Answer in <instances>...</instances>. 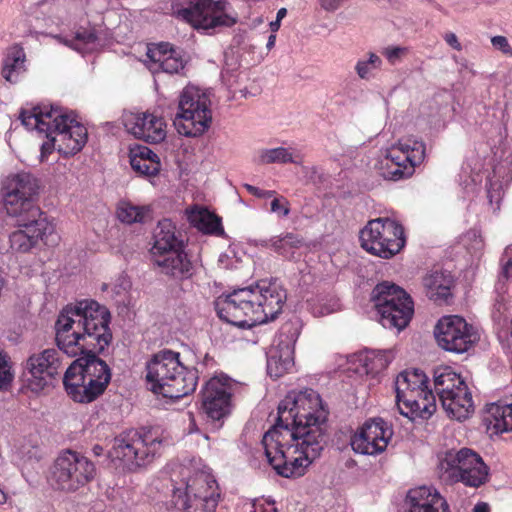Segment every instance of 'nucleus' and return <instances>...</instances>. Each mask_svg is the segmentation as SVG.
<instances>
[{
  "label": "nucleus",
  "mask_w": 512,
  "mask_h": 512,
  "mask_svg": "<svg viewBox=\"0 0 512 512\" xmlns=\"http://www.w3.org/2000/svg\"><path fill=\"white\" fill-rule=\"evenodd\" d=\"M108 309L94 300H82L66 306L55 323L56 343L70 357L82 355L66 369L63 385L67 394L79 403H90L102 395L111 380L105 361L96 356L109 345Z\"/></svg>",
  "instance_id": "f257e3e1"
},
{
  "label": "nucleus",
  "mask_w": 512,
  "mask_h": 512,
  "mask_svg": "<svg viewBox=\"0 0 512 512\" xmlns=\"http://www.w3.org/2000/svg\"><path fill=\"white\" fill-rule=\"evenodd\" d=\"M275 425L263 436L269 464L278 475L299 477L324 447L328 411L317 392H290L278 405Z\"/></svg>",
  "instance_id": "f03ea898"
},
{
  "label": "nucleus",
  "mask_w": 512,
  "mask_h": 512,
  "mask_svg": "<svg viewBox=\"0 0 512 512\" xmlns=\"http://www.w3.org/2000/svg\"><path fill=\"white\" fill-rule=\"evenodd\" d=\"M286 298V291L276 280H260L254 286L219 296L215 309L227 323L252 327L274 320L282 311Z\"/></svg>",
  "instance_id": "7ed1b4c3"
},
{
  "label": "nucleus",
  "mask_w": 512,
  "mask_h": 512,
  "mask_svg": "<svg viewBox=\"0 0 512 512\" xmlns=\"http://www.w3.org/2000/svg\"><path fill=\"white\" fill-rule=\"evenodd\" d=\"M19 118L27 129H36L47 137L48 140L41 145V161H45L55 149L64 156L75 155L87 142V129L73 111L65 108L38 106L22 110Z\"/></svg>",
  "instance_id": "20e7f679"
},
{
  "label": "nucleus",
  "mask_w": 512,
  "mask_h": 512,
  "mask_svg": "<svg viewBox=\"0 0 512 512\" xmlns=\"http://www.w3.org/2000/svg\"><path fill=\"white\" fill-rule=\"evenodd\" d=\"M146 379L152 391L171 399L182 398L195 391L197 371L188 370L179 360V353L162 350L147 364Z\"/></svg>",
  "instance_id": "39448f33"
},
{
  "label": "nucleus",
  "mask_w": 512,
  "mask_h": 512,
  "mask_svg": "<svg viewBox=\"0 0 512 512\" xmlns=\"http://www.w3.org/2000/svg\"><path fill=\"white\" fill-rule=\"evenodd\" d=\"M208 95L195 86H187L179 97L178 109L174 126L179 134L187 137L203 135L212 122Z\"/></svg>",
  "instance_id": "423d86ee"
},
{
  "label": "nucleus",
  "mask_w": 512,
  "mask_h": 512,
  "mask_svg": "<svg viewBox=\"0 0 512 512\" xmlns=\"http://www.w3.org/2000/svg\"><path fill=\"white\" fill-rule=\"evenodd\" d=\"M371 301L384 328H395L400 331L412 318V299L401 287L393 283L385 281L377 284L372 290Z\"/></svg>",
  "instance_id": "0eeeda50"
},
{
  "label": "nucleus",
  "mask_w": 512,
  "mask_h": 512,
  "mask_svg": "<svg viewBox=\"0 0 512 512\" xmlns=\"http://www.w3.org/2000/svg\"><path fill=\"white\" fill-rule=\"evenodd\" d=\"M439 474L446 482H461L465 486L478 488L488 480V467L473 450L462 448L446 452L439 463Z\"/></svg>",
  "instance_id": "6e6552de"
},
{
  "label": "nucleus",
  "mask_w": 512,
  "mask_h": 512,
  "mask_svg": "<svg viewBox=\"0 0 512 512\" xmlns=\"http://www.w3.org/2000/svg\"><path fill=\"white\" fill-rule=\"evenodd\" d=\"M95 475L92 461L75 451L66 450L55 459L49 481L57 490L75 492L91 482Z\"/></svg>",
  "instance_id": "1a4fd4ad"
},
{
  "label": "nucleus",
  "mask_w": 512,
  "mask_h": 512,
  "mask_svg": "<svg viewBox=\"0 0 512 512\" xmlns=\"http://www.w3.org/2000/svg\"><path fill=\"white\" fill-rule=\"evenodd\" d=\"M38 189V181L30 173L20 172L7 176L2 182L1 194L8 216L40 217L45 214L34 204Z\"/></svg>",
  "instance_id": "9d476101"
},
{
  "label": "nucleus",
  "mask_w": 512,
  "mask_h": 512,
  "mask_svg": "<svg viewBox=\"0 0 512 512\" xmlns=\"http://www.w3.org/2000/svg\"><path fill=\"white\" fill-rule=\"evenodd\" d=\"M425 158V144L420 141L399 140L386 150L377 165L378 174L385 180L399 181L411 177L416 166Z\"/></svg>",
  "instance_id": "9b49d317"
},
{
  "label": "nucleus",
  "mask_w": 512,
  "mask_h": 512,
  "mask_svg": "<svg viewBox=\"0 0 512 512\" xmlns=\"http://www.w3.org/2000/svg\"><path fill=\"white\" fill-rule=\"evenodd\" d=\"M360 241L367 252L384 259L393 257L405 245L402 226L388 218L369 221L360 232Z\"/></svg>",
  "instance_id": "f8f14e48"
},
{
  "label": "nucleus",
  "mask_w": 512,
  "mask_h": 512,
  "mask_svg": "<svg viewBox=\"0 0 512 512\" xmlns=\"http://www.w3.org/2000/svg\"><path fill=\"white\" fill-rule=\"evenodd\" d=\"M176 15L194 28L204 30L232 27L238 21L237 13L225 0H193L177 10Z\"/></svg>",
  "instance_id": "ddd939ff"
},
{
  "label": "nucleus",
  "mask_w": 512,
  "mask_h": 512,
  "mask_svg": "<svg viewBox=\"0 0 512 512\" xmlns=\"http://www.w3.org/2000/svg\"><path fill=\"white\" fill-rule=\"evenodd\" d=\"M10 217L15 220V225L19 228L10 235L12 250L26 253L35 247L39 240L46 245H55L58 242L55 226L46 214H41L40 217L29 215Z\"/></svg>",
  "instance_id": "4468645a"
},
{
  "label": "nucleus",
  "mask_w": 512,
  "mask_h": 512,
  "mask_svg": "<svg viewBox=\"0 0 512 512\" xmlns=\"http://www.w3.org/2000/svg\"><path fill=\"white\" fill-rule=\"evenodd\" d=\"M161 440L150 433L130 430L114 439L112 455L123 461L129 469L146 466L152 462Z\"/></svg>",
  "instance_id": "2eb2a0df"
},
{
  "label": "nucleus",
  "mask_w": 512,
  "mask_h": 512,
  "mask_svg": "<svg viewBox=\"0 0 512 512\" xmlns=\"http://www.w3.org/2000/svg\"><path fill=\"white\" fill-rule=\"evenodd\" d=\"M61 350L48 348L28 357L24 364L23 376L27 387L35 393L51 385L64 369Z\"/></svg>",
  "instance_id": "dca6fc26"
},
{
  "label": "nucleus",
  "mask_w": 512,
  "mask_h": 512,
  "mask_svg": "<svg viewBox=\"0 0 512 512\" xmlns=\"http://www.w3.org/2000/svg\"><path fill=\"white\" fill-rule=\"evenodd\" d=\"M434 336L439 347L456 354L467 352L478 340L473 326L458 315L440 318L435 325Z\"/></svg>",
  "instance_id": "f3484780"
},
{
  "label": "nucleus",
  "mask_w": 512,
  "mask_h": 512,
  "mask_svg": "<svg viewBox=\"0 0 512 512\" xmlns=\"http://www.w3.org/2000/svg\"><path fill=\"white\" fill-rule=\"evenodd\" d=\"M392 435V429L383 419L369 420L351 438V446L356 453L377 455L387 448Z\"/></svg>",
  "instance_id": "a211bd4d"
},
{
  "label": "nucleus",
  "mask_w": 512,
  "mask_h": 512,
  "mask_svg": "<svg viewBox=\"0 0 512 512\" xmlns=\"http://www.w3.org/2000/svg\"><path fill=\"white\" fill-rule=\"evenodd\" d=\"M202 407L208 418L219 421L231 410V385L218 377L206 382L202 390Z\"/></svg>",
  "instance_id": "6ab92c4d"
},
{
  "label": "nucleus",
  "mask_w": 512,
  "mask_h": 512,
  "mask_svg": "<svg viewBox=\"0 0 512 512\" xmlns=\"http://www.w3.org/2000/svg\"><path fill=\"white\" fill-rule=\"evenodd\" d=\"M123 124L134 137L149 143H160L166 138L164 119L152 113H125Z\"/></svg>",
  "instance_id": "aec40b11"
},
{
  "label": "nucleus",
  "mask_w": 512,
  "mask_h": 512,
  "mask_svg": "<svg viewBox=\"0 0 512 512\" xmlns=\"http://www.w3.org/2000/svg\"><path fill=\"white\" fill-rule=\"evenodd\" d=\"M146 55L149 59L148 68L153 73L162 71L168 74H179L184 70L187 62L181 52L169 43L148 46Z\"/></svg>",
  "instance_id": "412c9836"
},
{
  "label": "nucleus",
  "mask_w": 512,
  "mask_h": 512,
  "mask_svg": "<svg viewBox=\"0 0 512 512\" xmlns=\"http://www.w3.org/2000/svg\"><path fill=\"white\" fill-rule=\"evenodd\" d=\"M406 505L407 512H450L446 499L436 489L427 486L409 490Z\"/></svg>",
  "instance_id": "4be33fe9"
},
{
  "label": "nucleus",
  "mask_w": 512,
  "mask_h": 512,
  "mask_svg": "<svg viewBox=\"0 0 512 512\" xmlns=\"http://www.w3.org/2000/svg\"><path fill=\"white\" fill-rule=\"evenodd\" d=\"M151 258L184 249V241L174 223L169 219L158 222L154 230Z\"/></svg>",
  "instance_id": "5701e85b"
},
{
  "label": "nucleus",
  "mask_w": 512,
  "mask_h": 512,
  "mask_svg": "<svg viewBox=\"0 0 512 512\" xmlns=\"http://www.w3.org/2000/svg\"><path fill=\"white\" fill-rule=\"evenodd\" d=\"M152 262L162 274L176 279H187L192 275L193 266L184 249L159 255Z\"/></svg>",
  "instance_id": "b1692460"
},
{
  "label": "nucleus",
  "mask_w": 512,
  "mask_h": 512,
  "mask_svg": "<svg viewBox=\"0 0 512 512\" xmlns=\"http://www.w3.org/2000/svg\"><path fill=\"white\" fill-rule=\"evenodd\" d=\"M440 401L447 415L458 421L466 420L474 412V403L468 387L456 388V392L444 396Z\"/></svg>",
  "instance_id": "393cba45"
},
{
  "label": "nucleus",
  "mask_w": 512,
  "mask_h": 512,
  "mask_svg": "<svg viewBox=\"0 0 512 512\" xmlns=\"http://www.w3.org/2000/svg\"><path fill=\"white\" fill-rule=\"evenodd\" d=\"M415 403L419 405L416 407L413 403L406 401L397 402L400 413L414 420L416 418L428 419L436 410L435 397L431 391L427 389V385L418 389L417 393L413 394Z\"/></svg>",
  "instance_id": "a878e982"
},
{
  "label": "nucleus",
  "mask_w": 512,
  "mask_h": 512,
  "mask_svg": "<svg viewBox=\"0 0 512 512\" xmlns=\"http://www.w3.org/2000/svg\"><path fill=\"white\" fill-rule=\"evenodd\" d=\"M427 384L426 375L419 369L412 371L401 372L395 381V391L397 402L406 401L413 403L419 408V405L415 403L413 394L417 393L418 389Z\"/></svg>",
  "instance_id": "bb28decb"
},
{
  "label": "nucleus",
  "mask_w": 512,
  "mask_h": 512,
  "mask_svg": "<svg viewBox=\"0 0 512 512\" xmlns=\"http://www.w3.org/2000/svg\"><path fill=\"white\" fill-rule=\"evenodd\" d=\"M484 421L495 433L512 431V397L488 405Z\"/></svg>",
  "instance_id": "cd10ccee"
},
{
  "label": "nucleus",
  "mask_w": 512,
  "mask_h": 512,
  "mask_svg": "<svg viewBox=\"0 0 512 512\" xmlns=\"http://www.w3.org/2000/svg\"><path fill=\"white\" fill-rule=\"evenodd\" d=\"M453 280L450 274L433 271L423 278L426 296L436 303H446L451 297Z\"/></svg>",
  "instance_id": "c85d7f7f"
},
{
  "label": "nucleus",
  "mask_w": 512,
  "mask_h": 512,
  "mask_svg": "<svg viewBox=\"0 0 512 512\" xmlns=\"http://www.w3.org/2000/svg\"><path fill=\"white\" fill-rule=\"evenodd\" d=\"M175 505L186 512H215L218 505L219 493L212 491L208 493H194V499L192 502L185 500L182 495L175 493Z\"/></svg>",
  "instance_id": "c756f323"
},
{
  "label": "nucleus",
  "mask_w": 512,
  "mask_h": 512,
  "mask_svg": "<svg viewBox=\"0 0 512 512\" xmlns=\"http://www.w3.org/2000/svg\"><path fill=\"white\" fill-rule=\"evenodd\" d=\"M467 387L460 375L450 367L438 368L434 372V389L441 400L444 396L456 392V388Z\"/></svg>",
  "instance_id": "7c9ffc66"
},
{
  "label": "nucleus",
  "mask_w": 512,
  "mask_h": 512,
  "mask_svg": "<svg viewBox=\"0 0 512 512\" xmlns=\"http://www.w3.org/2000/svg\"><path fill=\"white\" fill-rule=\"evenodd\" d=\"M186 213L190 224L199 231L206 234H217L222 231L220 219L208 209L195 207Z\"/></svg>",
  "instance_id": "2f4dec72"
},
{
  "label": "nucleus",
  "mask_w": 512,
  "mask_h": 512,
  "mask_svg": "<svg viewBox=\"0 0 512 512\" xmlns=\"http://www.w3.org/2000/svg\"><path fill=\"white\" fill-rule=\"evenodd\" d=\"M294 365L292 351L286 346L281 350L271 351L267 360V372L270 377L276 379L289 371Z\"/></svg>",
  "instance_id": "473e14b6"
},
{
  "label": "nucleus",
  "mask_w": 512,
  "mask_h": 512,
  "mask_svg": "<svg viewBox=\"0 0 512 512\" xmlns=\"http://www.w3.org/2000/svg\"><path fill=\"white\" fill-rule=\"evenodd\" d=\"M25 53L23 49L15 46L12 47L5 60L2 70V76L10 83L17 81L18 75L25 70Z\"/></svg>",
  "instance_id": "72a5a7b5"
},
{
  "label": "nucleus",
  "mask_w": 512,
  "mask_h": 512,
  "mask_svg": "<svg viewBox=\"0 0 512 512\" xmlns=\"http://www.w3.org/2000/svg\"><path fill=\"white\" fill-rule=\"evenodd\" d=\"M265 246L273 248L286 258L294 257V250L303 246V239L293 233L275 236L265 242Z\"/></svg>",
  "instance_id": "f704fd0d"
},
{
  "label": "nucleus",
  "mask_w": 512,
  "mask_h": 512,
  "mask_svg": "<svg viewBox=\"0 0 512 512\" xmlns=\"http://www.w3.org/2000/svg\"><path fill=\"white\" fill-rule=\"evenodd\" d=\"M149 206H138L130 202H120L117 207L118 219L126 224L144 223L150 218Z\"/></svg>",
  "instance_id": "c9c22d12"
},
{
  "label": "nucleus",
  "mask_w": 512,
  "mask_h": 512,
  "mask_svg": "<svg viewBox=\"0 0 512 512\" xmlns=\"http://www.w3.org/2000/svg\"><path fill=\"white\" fill-rule=\"evenodd\" d=\"M392 360L390 353L386 351L367 352L360 361L366 374L376 375L387 368Z\"/></svg>",
  "instance_id": "e433bc0d"
},
{
  "label": "nucleus",
  "mask_w": 512,
  "mask_h": 512,
  "mask_svg": "<svg viewBox=\"0 0 512 512\" xmlns=\"http://www.w3.org/2000/svg\"><path fill=\"white\" fill-rule=\"evenodd\" d=\"M259 163L260 164H272V163H295L300 164V161L293 156V153L285 147H277L272 149H262L259 152Z\"/></svg>",
  "instance_id": "4c0bfd02"
},
{
  "label": "nucleus",
  "mask_w": 512,
  "mask_h": 512,
  "mask_svg": "<svg viewBox=\"0 0 512 512\" xmlns=\"http://www.w3.org/2000/svg\"><path fill=\"white\" fill-rule=\"evenodd\" d=\"M212 489L215 491V493H218L215 479L208 475L200 474L186 485L185 495L182 497L188 502H192L194 499V493H199V491H202V493L206 492L209 494Z\"/></svg>",
  "instance_id": "58836bf2"
},
{
  "label": "nucleus",
  "mask_w": 512,
  "mask_h": 512,
  "mask_svg": "<svg viewBox=\"0 0 512 512\" xmlns=\"http://www.w3.org/2000/svg\"><path fill=\"white\" fill-rule=\"evenodd\" d=\"M383 61L379 55L374 52H368L367 58H361L356 62L355 72L362 80H369L373 77L375 70L382 68Z\"/></svg>",
  "instance_id": "ea45409f"
},
{
  "label": "nucleus",
  "mask_w": 512,
  "mask_h": 512,
  "mask_svg": "<svg viewBox=\"0 0 512 512\" xmlns=\"http://www.w3.org/2000/svg\"><path fill=\"white\" fill-rule=\"evenodd\" d=\"M130 164L133 170L145 176L156 175L161 167L159 160H145L137 156H130Z\"/></svg>",
  "instance_id": "a19ab883"
},
{
  "label": "nucleus",
  "mask_w": 512,
  "mask_h": 512,
  "mask_svg": "<svg viewBox=\"0 0 512 512\" xmlns=\"http://www.w3.org/2000/svg\"><path fill=\"white\" fill-rule=\"evenodd\" d=\"M13 380L8 356L0 350V390H6Z\"/></svg>",
  "instance_id": "79ce46f5"
},
{
  "label": "nucleus",
  "mask_w": 512,
  "mask_h": 512,
  "mask_svg": "<svg viewBox=\"0 0 512 512\" xmlns=\"http://www.w3.org/2000/svg\"><path fill=\"white\" fill-rule=\"evenodd\" d=\"M380 53L391 65H395L408 53V49L401 46H387L382 48Z\"/></svg>",
  "instance_id": "37998d69"
},
{
  "label": "nucleus",
  "mask_w": 512,
  "mask_h": 512,
  "mask_svg": "<svg viewBox=\"0 0 512 512\" xmlns=\"http://www.w3.org/2000/svg\"><path fill=\"white\" fill-rule=\"evenodd\" d=\"M97 37L94 33L89 31H83L76 33L74 40H64V44L74 48L75 50L81 51L82 48L76 42H81L83 44H90L96 41Z\"/></svg>",
  "instance_id": "c03bdc74"
},
{
  "label": "nucleus",
  "mask_w": 512,
  "mask_h": 512,
  "mask_svg": "<svg viewBox=\"0 0 512 512\" xmlns=\"http://www.w3.org/2000/svg\"><path fill=\"white\" fill-rule=\"evenodd\" d=\"M271 211L278 213L283 217L290 213L289 202L284 197L274 198L271 202Z\"/></svg>",
  "instance_id": "a18cd8bd"
},
{
  "label": "nucleus",
  "mask_w": 512,
  "mask_h": 512,
  "mask_svg": "<svg viewBox=\"0 0 512 512\" xmlns=\"http://www.w3.org/2000/svg\"><path fill=\"white\" fill-rule=\"evenodd\" d=\"M491 43L495 49L501 51L503 54L512 56V47L505 36H494L491 38Z\"/></svg>",
  "instance_id": "49530a36"
},
{
  "label": "nucleus",
  "mask_w": 512,
  "mask_h": 512,
  "mask_svg": "<svg viewBox=\"0 0 512 512\" xmlns=\"http://www.w3.org/2000/svg\"><path fill=\"white\" fill-rule=\"evenodd\" d=\"M130 156L141 157L145 160H159L158 155L146 146H139L135 149H132Z\"/></svg>",
  "instance_id": "de8ad7c7"
},
{
  "label": "nucleus",
  "mask_w": 512,
  "mask_h": 512,
  "mask_svg": "<svg viewBox=\"0 0 512 512\" xmlns=\"http://www.w3.org/2000/svg\"><path fill=\"white\" fill-rule=\"evenodd\" d=\"M444 40L453 49H455L457 51H461L462 50V46H461V44H460V42L458 40V37L456 36L455 33H453V32L446 33L444 35Z\"/></svg>",
  "instance_id": "09e8293b"
},
{
  "label": "nucleus",
  "mask_w": 512,
  "mask_h": 512,
  "mask_svg": "<svg viewBox=\"0 0 512 512\" xmlns=\"http://www.w3.org/2000/svg\"><path fill=\"white\" fill-rule=\"evenodd\" d=\"M342 0H319L321 7L329 12L335 11L340 6Z\"/></svg>",
  "instance_id": "8fccbe9b"
},
{
  "label": "nucleus",
  "mask_w": 512,
  "mask_h": 512,
  "mask_svg": "<svg viewBox=\"0 0 512 512\" xmlns=\"http://www.w3.org/2000/svg\"><path fill=\"white\" fill-rule=\"evenodd\" d=\"M512 278V259H509L502 267L500 280H509Z\"/></svg>",
  "instance_id": "3c124183"
},
{
  "label": "nucleus",
  "mask_w": 512,
  "mask_h": 512,
  "mask_svg": "<svg viewBox=\"0 0 512 512\" xmlns=\"http://www.w3.org/2000/svg\"><path fill=\"white\" fill-rule=\"evenodd\" d=\"M244 187L246 188V190H247L250 194H252V195H254V196L258 197V198H262V197L264 196V194H262V193H263V190H261V189H259V188L255 187V186H253V185L245 184V185H244Z\"/></svg>",
  "instance_id": "603ef678"
},
{
  "label": "nucleus",
  "mask_w": 512,
  "mask_h": 512,
  "mask_svg": "<svg viewBox=\"0 0 512 512\" xmlns=\"http://www.w3.org/2000/svg\"><path fill=\"white\" fill-rule=\"evenodd\" d=\"M473 512H490V506L486 502H478L474 506Z\"/></svg>",
  "instance_id": "864d4df0"
},
{
  "label": "nucleus",
  "mask_w": 512,
  "mask_h": 512,
  "mask_svg": "<svg viewBox=\"0 0 512 512\" xmlns=\"http://www.w3.org/2000/svg\"><path fill=\"white\" fill-rule=\"evenodd\" d=\"M502 308L505 309L503 304H501V303L496 304V312L494 314L495 319H500V316L502 315V310H501Z\"/></svg>",
  "instance_id": "5fc2aeb1"
},
{
  "label": "nucleus",
  "mask_w": 512,
  "mask_h": 512,
  "mask_svg": "<svg viewBox=\"0 0 512 512\" xmlns=\"http://www.w3.org/2000/svg\"><path fill=\"white\" fill-rule=\"evenodd\" d=\"M287 14L286 8H280L277 12L276 19L281 21Z\"/></svg>",
  "instance_id": "6e6d98bb"
},
{
  "label": "nucleus",
  "mask_w": 512,
  "mask_h": 512,
  "mask_svg": "<svg viewBox=\"0 0 512 512\" xmlns=\"http://www.w3.org/2000/svg\"><path fill=\"white\" fill-rule=\"evenodd\" d=\"M280 22L281 21H278L277 19L275 21H272L270 23V28L272 30L273 33L277 32L280 28Z\"/></svg>",
  "instance_id": "4d7b16f0"
},
{
  "label": "nucleus",
  "mask_w": 512,
  "mask_h": 512,
  "mask_svg": "<svg viewBox=\"0 0 512 512\" xmlns=\"http://www.w3.org/2000/svg\"><path fill=\"white\" fill-rule=\"evenodd\" d=\"M276 41V36L274 34L270 35L267 42V48L271 49L274 47Z\"/></svg>",
  "instance_id": "13d9d810"
},
{
  "label": "nucleus",
  "mask_w": 512,
  "mask_h": 512,
  "mask_svg": "<svg viewBox=\"0 0 512 512\" xmlns=\"http://www.w3.org/2000/svg\"><path fill=\"white\" fill-rule=\"evenodd\" d=\"M275 193H276V192H275V191H273V190H263V193H262V194H264V196H263L262 198H269V197H272V196H274V195H275Z\"/></svg>",
  "instance_id": "bf43d9fd"
},
{
  "label": "nucleus",
  "mask_w": 512,
  "mask_h": 512,
  "mask_svg": "<svg viewBox=\"0 0 512 512\" xmlns=\"http://www.w3.org/2000/svg\"><path fill=\"white\" fill-rule=\"evenodd\" d=\"M102 450H103L102 447L99 446V445H96V446L93 447V452L97 456L101 455Z\"/></svg>",
  "instance_id": "052dcab7"
},
{
  "label": "nucleus",
  "mask_w": 512,
  "mask_h": 512,
  "mask_svg": "<svg viewBox=\"0 0 512 512\" xmlns=\"http://www.w3.org/2000/svg\"><path fill=\"white\" fill-rule=\"evenodd\" d=\"M6 501V495L3 491L0 490V504Z\"/></svg>",
  "instance_id": "680f3d73"
},
{
  "label": "nucleus",
  "mask_w": 512,
  "mask_h": 512,
  "mask_svg": "<svg viewBox=\"0 0 512 512\" xmlns=\"http://www.w3.org/2000/svg\"><path fill=\"white\" fill-rule=\"evenodd\" d=\"M123 284H125V285H124V287H123L124 289H126L127 287H129V283H128L127 281H124V283H123Z\"/></svg>",
  "instance_id": "e2e57ef3"
}]
</instances>
